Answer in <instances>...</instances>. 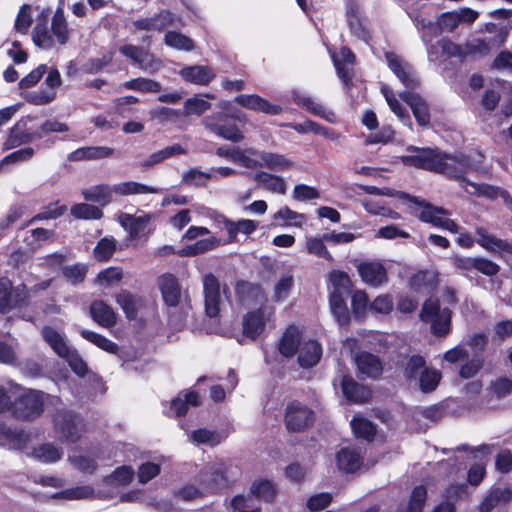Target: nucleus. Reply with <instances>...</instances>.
<instances>
[{"label":"nucleus","instance_id":"obj_42","mask_svg":"<svg viewBox=\"0 0 512 512\" xmlns=\"http://www.w3.org/2000/svg\"><path fill=\"white\" fill-rule=\"evenodd\" d=\"M185 153H186V150L180 144H174V145L168 146L162 150L152 153L146 159L141 161L140 165L144 168H151L154 165L161 163L165 159H168L175 155H182Z\"/></svg>","mask_w":512,"mask_h":512},{"label":"nucleus","instance_id":"obj_14","mask_svg":"<svg viewBox=\"0 0 512 512\" xmlns=\"http://www.w3.org/2000/svg\"><path fill=\"white\" fill-rule=\"evenodd\" d=\"M408 151L414 152L411 155L401 157L403 163L422 168L426 170L436 171L438 163H440L441 153L437 150L428 148L408 147Z\"/></svg>","mask_w":512,"mask_h":512},{"label":"nucleus","instance_id":"obj_5","mask_svg":"<svg viewBox=\"0 0 512 512\" xmlns=\"http://www.w3.org/2000/svg\"><path fill=\"white\" fill-rule=\"evenodd\" d=\"M410 202L415 204L413 213L421 221L452 233L459 232V226L449 218L450 213L447 210L416 197L410 198Z\"/></svg>","mask_w":512,"mask_h":512},{"label":"nucleus","instance_id":"obj_45","mask_svg":"<svg viewBox=\"0 0 512 512\" xmlns=\"http://www.w3.org/2000/svg\"><path fill=\"white\" fill-rule=\"evenodd\" d=\"M52 34L60 45H65L69 40L70 30L62 8H57L51 22Z\"/></svg>","mask_w":512,"mask_h":512},{"label":"nucleus","instance_id":"obj_64","mask_svg":"<svg viewBox=\"0 0 512 512\" xmlns=\"http://www.w3.org/2000/svg\"><path fill=\"white\" fill-rule=\"evenodd\" d=\"M427 496L426 488L423 486L415 487L412 491L408 505L403 512H422Z\"/></svg>","mask_w":512,"mask_h":512},{"label":"nucleus","instance_id":"obj_27","mask_svg":"<svg viewBox=\"0 0 512 512\" xmlns=\"http://www.w3.org/2000/svg\"><path fill=\"white\" fill-rule=\"evenodd\" d=\"M223 222V228L228 233V242L236 241L237 235L242 233L244 235H251L258 228V222L251 219H240L238 221H232L226 217H221Z\"/></svg>","mask_w":512,"mask_h":512},{"label":"nucleus","instance_id":"obj_1","mask_svg":"<svg viewBox=\"0 0 512 512\" xmlns=\"http://www.w3.org/2000/svg\"><path fill=\"white\" fill-rule=\"evenodd\" d=\"M157 285L163 301L169 309V321L172 325L181 327L192 316V305L187 290H182L177 277L165 273L158 277Z\"/></svg>","mask_w":512,"mask_h":512},{"label":"nucleus","instance_id":"obj_31","mask_svg":"<svg viewBox=\"0 0 512 512\" xmlns=\"http://www.w3.org/2000/svg\"><path fill=\"white\" fill-rule=\"evenodd\" d=\"M355 362L360 373L376 378L382 373V363L379 358L367 352L359 353Z\"/></svg>","mask_w":512,"mask_h":512},{"label":"nucleus","instance_id":"obj_23","mask_svg":"<svg viewBox=\"0 0 512 512\" xmlns=\"http://www.w3.org/2000/svg\"><path fill=\"white\" fill-rule=\"evenodd\" d=\"M303 341L302 331L296 326H289L280 339L279 352L284 357H293Z\"/></svg>","mask_w":512,"mask_h":512},{"label":"nucleus","instance_id":"obj_10","mask_svg":"<svg viewBox=\"0 0 512 512\" xmlns=\"http://www.w3.org/2000/svg\"><path fill=\"white\" fill-rule=\"evenodd\" d=\"M315 421L314 412L299 401L287 404L285 410V424L289 431L300 432L311 426Z\"/></svg>","mask_w":512,"mask_h":512},{"label":"nucleus","instance_id":"obj_41","mask_svg":"<svg viewBox=\"0 0 512 512\" xmlns=\"http://www.w3.org/2000/svg\"><path fill=\"white\" fill-rule=\"evenodd\" d=\"M273 220L276 225L301 228L306 217L304 214L291 210L288 206H283L273 215Z\"/></svg>","mask_w":512,"mask_h":512},{"label":"nucleus","instance_id":"obj_59","mask_svg":"<svg viewBox=\"0 0 512 512\" xmlns=\"http://www.w3.org/2000/svg\"><path fill=\"white\" fill-rule=\"evenodd\" d=\"M116 250V240L113 237L102 238L93 250L94 258L98 261L109 260Z\"/></svg>","mask_w":512,"mask_h":512},{"label":"nucleus","instance_id":"obj_49","mask_svg":"<svg viewBox=\"0 0 512 512\" xmlns=\"http://www.w3.org/2000/svg\"><path fill=\"white\" fill-rule=\"evenodd\" d=\"M33 456L43 463H55L63 456L61 448L45 443L33 449Z\"/></svg>","mask_w":512,"mask_h":512},{"label":"nucleus","instance_id":"obj_51","mask_svg":"<svg viewBox=\"0 0 512 512\" xmlns=\"http://www.w3.org/2000/svg\"><path fill=\"white\" fill-rule=\"evenodd\" d=\"M462 188L465 191L474 196L478 197H486L490 199H494L498 197L499 188L495 186H491L488 184H478L475 182L468 181L466 179L462 180Z\"/></svg>","mask_w":512,"mask_h":512},{"label":"nucleus","instance_id":"obj_12","mask_svg":"<svg viewBox=\"0 0 512 512\" xmlns=\"http://www.w3.org/2000/svg\"><path fill=\"white\" fill-rule=\"evenodd\" d=\"M28 293L25 285L12 287L11 281L6 278H0V312L6 313L11 309L24 304Z\"/></svg>","mask_w":512,"mask_h":512},{"label":"nucleus","instance_id":"obj_43","mask_svg":"<svg viewBox=\"0 0 512 512\" xmlns=\"http://www.w3.org/2000/svg\"><path fill=\"white\" fill-rule=\"evenodd\" d=\"M205 126L217 136L232 142H240L244 139L243 133L235 124H214L205 120Z\"/></svg>","mask_w":512,"mask_h":512},{"label":"nucleus","instance_id":"obj_38","mask_svg":"<svg viewBox=\"0 0 512 512\" xmlns=\"http://www.w3.org/2000/svg\"><path fill=\"white\" fill-rule=\"evenodd\" d=\"M354 58V54L346 47H343L339 54H332V59L338 76L345 83H348L352 77L351 70L348 66L353 64Z\"/></svg>","mask_w":512,"mask_h":512},{"label":"nucleus","instance_id":"obj_46","mask_svg":"<svg viewBox=\"0 0 512 512\" xmlns=\"http://www.w3.org/2000/svg\"><path fill=\"white\" fill-rule=\"evenodd\" d=\"M441 376L439 370L426 366L413 386L418 387L424 393H430L438 386Z\"/></svg>","mask_w":512,"mask_h":512},{"label":"nucleus","instance_id":"obj_26","mask_svg":"<svg viewBox=\"0 0 512 512\" xmlns=\"http://www.w3.org/2000/svg\"><path fill=\"white\" fill-rule=\"evenodd\" d=\"M181 77L190 83L208 85L215 77V72L208 66L194 65L181 69Z\"/></svg>","mask_w":512,"mask_h":512},{"label":"nucleus","instance_id":"obj_47","mask_svg":"<svg viewBox=\"0 0 512 512\" xmlns=\"http://www.w3.org/2000/svg\"><path fill=\"white\" fill-rule=\"evenodd\" d=\"M431 60L437 59L440 54L448 57L461 56V48L449 40H440L436 45H426Z\"/></svg>","mask_w":512,"mask_h":512},{"label":"nucleus","instance_id":"obj_48","mask_svg":"<svg viewBox=\"0 0 512 512\" xmlns=\"http://www.w3.org/2000/svg\"><path fill=\"white\" fill-rule=\"evenodd\" d=\"M250 494L253 498L255 497L259 500L269 502L274 498L276 489L271 481L267 479H258L252 483Z\"/></svg>","mask_w":512,"mask_h":512},{"label":"nucleus","instance_id":"obj_3","mask_svg":"<svg viewBox=\"0 0 512 512\" xmlns=\"http://www.w3.org/2000/svg\"><path fill=\"white\" fill-rule=\"evenodd\" d=\"M58 398L39 390L23 389L20 387L15 398L14 414L17 418L33 420L41 415L44 405L48 402H58Z\"/></svg>","mask_w":512,"mask_h":512},{"label":"nucleus","instance_id":"obj_60","mask_svg":"<svg viewBox=\"0 0 512 512\" xmlns=\"http://www.w3.org/2000/svg\"><path fill=\"white\" fill-rule=\"evenodd\" d=\"M124 87L126 89L140 92L158 93L162 90V86L159 82L148 78H137L129 80L124 83Z\"/></svg>","mask_w":512,"mask_h":512},{"label":"nucleus","instance_id":"obj_21","mask_svg":"<svg viewBox=\"0 0 512 512\" xmlns=\"http://www.w3.org/2000/svg\"><path fill=\"white\" fill-rule=\"evenodd\" d=\"M400 98L406 102L420 126H428L430 123L429 108L425 100L418 94L404 91L399 94Z\"/></svg>","mask_w":512,"mask_h":512},{"label":"nucleus","instance_id":"obj_36","mask_svg":"<svg viewBox=\"0 0 512 512\" xmlns=\"http://www.w3.org/2000/svg\"><path fill=\"white\" fill-rule=\"evenodd\" d=\"M82 195L87 201L104 206L113 201L115 191L113 185L100 184L83 190Z\"/></svg>","mask_w":512,"mask_h":512},{"label":"nucleus","instance_id":"obj_37","mask_svg":"<svg viewBox=\"0 0 512 512\" xmlns=\"http://www.w3.org/2000/svg\"><path fill=\"white\" fill-rule=\"evenodd\" d=\"M113 190L115 191V195L119 196L160 193V190L156 187L148 186L134 181H126L114 184Z\"/></svg>","mask_w":512,"mask_h":512},{"label":"nucleus","instance_id":"obj_28","mask_svg":"<svg viewBox=\"0 0 512 512\" xmlns=\"http://www.w3.org/2000/svg\"><path fill=\"white\" fill-rule=\"evenodd\" d=\"M253 179L260 187L271 193L284 195L287 191V184L282 176L258 171L253 175Z\"/></svg>","mask_w":512,"mask_h":512},{"label":"nucleus","instance_id":"obj_2","mask_svg":"<svg viewBox=\"0 0 512 512\" xmlns=\"http://www.w3.org/2000/svg\"><path fill=\"white\" fill-rule=\"evenodd\" d=\"M239 474V467L231 461L217 460L205 466L198 481L206 490L214 492L230 487Z\"/></svg>","mask_w":512,"mask_h":512},{"label":"nucleus","instance_id":"obj_53","mask_svg":"<svg viewBox=\"0 0 512 512\" xmlns=\"http://www.w3.org/2000/svg\"><path fill=\"white\" fill-rule=\"evenodd\" d=\"M382 93L393 113L400 119V121L403 124L407 125L410 129H412V123L409 114L406 112L405 108L400 104V102L395 97L393 92L388 87H383Z\"/></svg>","mask_w":512,"mask_h":512},{"label":"nucleus","instance_id":"obj_62","mask_svg":"<svg viewBox=\"0 0 512 512\" xmlns=\"http://www.w3.org/2000/svg\"><path fill=\"white\" fill-rule=\"evenodd\" d=\"M210 107L211 104L203 96H194L185 101L183 114L200 116Z\"/></svg>","mask_w":512,"mask_h":512},{"label":"nucleus","instance_id":"obj_39","mask_svg":"<svg viewBox=\"0 0 512 512\" xmlns=\"http://www.w3.org/2000/svg\"><path fill=\"white\" fill-rule=\"evenodd\" d=\"M349 294L330 293V310L340 325L348 324L350 320L346 298Z\"/></svg>","mask_w":512,"mask_h":512},{"label":"nucleus","instance_id":"obj_29","mask_svg":"<svg viewBox=\"0 0 512 512\" xmlns=\"http://www.w3.org/2000/svg\"><path fill=\"white\" fill-rule=\"evenodd\" d=\"M338 468L346 473L358 470L362 465L361 452L356 448H342L336 455Z\"/></svg>","mask_w":512,"mask_h":512},{"label":"nucleus","instance_id":"obj_24","mask_svg":"<svg viewBox=\"0 0 512 512\" xmlns=\"http://www.w3.org/2000/svg\"><path fill=\"white\" fill-rule=\"evenodd\" d=\"M229 436V431L225 430H209L200 428L189 434V441L196 445H206L215 447L221 444Z\"/></svg>","mask_w":512,"mask_h":512},{"label":"nucleus","instance_id":"obj_19","mask_svg":"<svg viewBox=\"0 0 512 512\" xmlns=\"http://www.w3.org/2000/svg\"><path fill=\"white\" fill-rule=\"evenodd\" d=\"M293 101L308 112L325 119L329 123L336 122V116L333 111L327 109L322 104L316 102L311 96L301 91H294Z\"/></svg>","mask_w":512,"mask_h":512},{"label":"nucleus","instance_id":"obj_50","mask_svg":"<svg viewBox=\"0 0 512 512\" xmlns=\"http://www.w3.org/2000/svg\"><path fill=\"white\" fill-rule=\"evenodd\" d=\"M261 152L262 151L253 148H239L235 163L248 169L262 168V160L260 159Z\"/></svg>","mask_w":512,"mask_h":512},{"label":"nucleus","instance_id":"obj_54","mask_svg":"<svg viewBox=\"0 0 512 512\" xmlns=\"http://www.w3.org/2000/svg\"><path fill=\"white\" fill-rule=\"evenodd\" d=\"M164 42L167 46L176 50L189 52L194 49L193 40L176 31L167 32L164 37Z\"/></svg>","mask_w":512,"mask_h":512},{"label":"nucleus","instance_id":"obj_18","mask_svg":"<svg viewBox=\"0 0 512 512\" xmlns=\"http://www.w3.org/2000/svg\"><path fill=\"white\" fill-rule=\"evenodd\" d=\"M235 102L244 108L264 114L278 115L282 112L281 106L272 104L257 94L238 95L235 97Z\"/></svg>","mask_w":512,"mask_h":512},{"label":"nucleus","instance_id":"obj_32","mask_svg":"<svg viewBox=\"0 0 512 512\" xmlns=\"http://www.w3.org/2000/svg\"><path fill=\"white\" fill-rule=\"evenodd\" d=\"M262 168L273 171H287L295 167V162L283 154L273 152H261Z\"/></svg>","mask_w":512,"mask_h":512},{"label":"nucleus","instance_id":"obj_15","mask_svg":"<svg viewBox=\"0 0 512 512\" xmlns=\"http://www.w3.org/2000/svg\"><path fill=\"white\" fill-rule=\"evenodd\" d=\"M361 280L371 286L380 287L388 282L387 269L380 261H363L357 266Z\"/></svg>","mask_w":512,"mask_h":512},{"label":"nucleus","instance_id":"obj_7","mask_svg":"<svg viewBox=\"0 0 512 512\" xmlns=\"http://www.w3.org/2000/svg\"><path fill=\"white\" fill-rule=\"evenodd\" d=\"M443 361L448 364H461L459 376L463 379L474 377L482 368L483 361L479 356L469 357V351L463 345H456L443 354Z\"/></svg>","mask_w":512,"mask_h":512},{"label":"nucleus","instance_id":"obj_4","mask_svg":"<svg viewBox=\"0 0 512 512\" xmlns=\"http://www.w3.org/2000/svg\"><path fill=\"white\" fill-rule=\"evenodd\" d=\"M481 158L482 155L480 154L477 155V159L472 160V156H452L441 153L440 163L437 165L436 172L457 179L462 186V180L465 179L463 175L470 170L476 171L479 174L489 173L487 169L478 166L481 162Z\"/></svg>","mask_w":512,"mask_h":512},{"label":"nucleus","instance_id":"obj_63","mask_svg":"<svg viewBox=\"0 0 512 512\" xmlns=\"http://www.w3.org/2000/svg\"><path fill=\"white\" fill-rule=\"evenodd\" d=\"M149 114L151 119L156 121L158 124L166 125L176 121L181 115V112L168 107H157L152 109Z\"/></svg>","mask_w":512,"mask_h":512},{"label":"nucleus","instance_id":"obj_11","mask_svg":"<svg viewBox=\"0 0 512 512\" xmlns=\"http://www.w3.org/2000/svg\"><path fill=\"white\" fill-rule=\"evenodd\" d=\"M54 422L57 433L65 442H77L84 432V424L81 418L71 412H58Z\"/></svg>","mask_w":512,"mask_h":512},{"label":"nucleus","instance_id":"obj_20","mask_svg":"<svg viewBox=\"0 0 512 512\" xmlns=\"http://www.w3.org/2000/svg\"><path fill=\"white\" fill-rule=\"evenodd\" d=\"M475 232L478 236L477 243L484 249L494 253L512 255V243L495 237L484 227H476Z\"/></svg>","mask_w":512,"mask_h":512},{"label":"nucleus","instance_id":"obj_40","mask_svg":"<svg viewBox=\"0 0 512 512\" xmlns=\"http://www.w3.org/2000/svg\"><path fill=\"white\" fill-rule=\"evenodd\" d=\"M34 137H36V133L32 134L26 132L21 128L20 123H17L10 129L8 137L2 145V150L8 151L17 148L22 144L30 143Z\"/></svg>","mask_w":512,"mask_h":512},{"label":"nucleus","instance_id":"obj_30","mask_svg":"<svg viewBox=\"0 0 512 512\" xmlns=\"http://www.w3.org/2000/svg\"><path fill=\"white\" fill-rule=\"evenodd\" d=\"M89 312L92 319L99 325L109 328L116 323V314L113 309L102 300L91 303Z\"/></svg>","mask_w":512,"mask_h":512},{"label":"nucleus","instance_id":"obj_57","mask_svg":"<svg viewBox=\"0 0 512 512\" xmlns=\"http://www.w3.org/2000/svg\"><path fill=\"white\" fill-rule=\"evenodd\" d=\"M329 282L331 285L330 293L350 294L351 293V280L345 272L332 271L329 274Z\"/></svg>","mask_w":512,"mask_h":512},{"label":"nucleus","instance_id":"obj_44","mask_svg":"<svg viewBox=\"0 0 512 512\" xmlns=\"http://www.w3.org/2000/svg\"><path fill=\"white\" fill-rule=\"evenodd\" d=\"M42 336L58 356L67 355L70 347L67 345L63 334L54 328L44 327L42 329Z\"/></svg>","mask_w":512,"mask_h":512},{"label":"nucleus","instance_id":"obj_25","mask_svg":"<svg viewBox=\"0 0 512 512\" xmlns=\"http://www.w3.org/2000/svg\"><path fill=\"white\" fill-rule=\"evenodd\" d=\"M322 355V348L320 344L312 339H304L299 351L298 362L303 368H309L316 365Z\"/></svg>","mask_w":512,"mask_h":512},{"label":"nucleus","instance_id":"obj_34","mask_svg":"<svg viewBox=\"0 0 512 512\" xmlns=\"http://www.w3.org/2000/svg\"><path fill=\"white\" fill-rule=\"evenodd\" d=\"M113 154V149L105 146L82 147L71 152L70 161L95 160L107 158Z\"/></svg>","mask_w":512,"mask_h":512},{"label":"nucleus","instance_id":"obj_16","mask_svg":"<svg viewBox=\"0 0 512 512\" xmlns=\"http://www.w3.org/2000/svg\"><path fill=\"white\" fill-rule=\"evenodd\" d=\"M120 52L129 58L133 64L148 73H155L161 68L159 59L138 46L124 45L120 48Z\"/></svg>","mask_w":512,"mask_h":512},{"label":"nucleus","instance_id":"obj_13","mask_svg":"<svg viewBox=\"0 0 512 512\" xmlns=\"http://www.w3.org/2000/svg\"><path fill=\"white\" fill-rule=\"evenodd\" d=\"M203 290L205 299V311L209 317H216L224 298L218 279L213 274H207L203 278Z\"/></svg>","mask_w":512,"mask_h":512},{"label":"nucleus","instance_id":"obj_8","mask_svg":"<svg viewBox=\"0 0 512 512\" xmlns=\"http://www.w3.org/2000/svg\"><path fill=\"white\" fill-rule=\"evenodd\" d=\"M208 236L200 239L194 244L183 248L178 252L180 256H195L213 250L222 245L220 239L210 235L209 229L202 226H191L183 235V240H194L198 237Z\"/></svg>","mask_w":512,"mask_h":512},{"label":"nucleus","instance_id":"obj_22","mask_svg":"<svg viewBox=\"0 0 512 512\" xmlns=\"http://www.w3.org/2000/svg\"><path fill=\"white\" fill-rule=\"evenodd\" d=\"M153 216L151 214L131 215L122 213L119 215V223L128 232L130 239H137L146 229Z\"/></svg>","mask_w":512,"mask_h":512},{"label":"nucleus","instance_id":"obj_33","mask_svg":"<svg viewBox=\"0 0 512 512\" xmlns=\"http://www.w3.org/2000/svg\"><path fill=\"white\" fill-rule=\"evenodd\" d=\"M341 385L343 394L350 401L363 403L370 398V390L365 386L359 385L350 377H343Z\"/></svg>","mask_w":512,"mask_h":512},{"label":"nucleus","instance_id":"obj_52","mask_svg":"<svg viewBox=\"0 0 512 512\" xmlns=\"http://www.w3.org/2000/svg\"><path fill=\"white\" fill-rule=\"evenodd\" d=\"M199 404V395L196 392H188L171 401L170 411L175 416L184 415L188 409V405L197 406Z\"/></svg>","mask_w":512,"mask_h":512},{"label":"nucleus","instance_id":"obj_17","mask_svg":"<svg viewBox=\"0 0 512 512\" xmlns=\"http://www.w3.org/2000/svg\"><path fill=\"white\" fill-rule=\"evenodd\" d=\"M386 60L389 68L407 88L413 89L418 85V79L412 67L402 58L389 52L386 53Z\"/></svg>","mask_w":512,"mask_h":512},{"label":"nucleus","instance_id":"obj_56","mask_svg":"<svg viewBox=\"0 0 512 512\" xmlns=\"http://www.w3.org/2000/svg\"><path fill=\"white\" fill-rule=\"evenodd\" d=\"M350 424L356 437L371 441L376 433L373 423L361 416H355Z\"/></svg>","mask_w":512,"mask_h":512},{"label":"nucleus","instance_id":"obj_61","mask_svg":"<svg viewBox=\"0 0 512 512\" xmlns=\"http://www.w3.org/2000/svg\"><path fill=\"white\" fill-rule=\"evenodd\" d=\"M461 22V16L458 12L443 13L436 22L435 35L438 36L442 32H452Z\"/></svg>","mask_w":512,"mask_h":512},{"label":"nucleus","instance_id":"obj_9","mask_svg":"<svg viewBox=\"0 0 512 512\" xmlns=\"http://www.w3.org/2000/svg\"><path fill=\"white\" fill-rule=\"evenodd\" d=\"M274 310L269 305H262L256 310L249 311L243 317V333L254 340L260 336L273 321Z\"/></svg>","mask_w":512,"mask_h":512},{"label":"nucleus","instance_id":"obj_35","mask_svg":"<svg viewBox=\"0 0 512 512\" xmlns=\"http://www.w3.org/2000/svg\"><path fill=\"white\" fill-rule=\"evenodd\" d=\"M426 361L420 355H412L408 357L403 364V377L409 386H413L419 379L422 369H425Z\"/></svg>","mask_w":512,"mask_h":512},{"label":"nucleus","instance_id":"obj_6","mask_svg":"<svg viewBox=\"0 0 512 512\" xmlns=\"http://www.w3.org/2000/svg\"><path fill=\"white\" fill-rule=\"evenodd\" d=\"M422 321L430 323L431 332L437 337H445L451 330V311L448 308H440L437 299H428L420 312Z\"/></svg>","mask_w":512,"mask_h":512},{"label":"nucleus","instance_id":"obj_58","mask_svg":"<svg viewBox=\"0 0 512 512\" xmlns=\"http://www.w3.org/2000/svg\"><path fill=\"white\" fill-rule=\"evenodd\" d=\"M324 235L319 237H307L305 242L306 251L308 254L314 255L319 258H324L328 261H332L333 257L326 248L324 242Z\"/></svg>","mask_w":512,"mask_h":512},{"label":"nucleus","instance_id":"obj_55","mask_svg":"<svg viewBox=\"0 0 512 512\" xmlns=\"http://www.w3.org/2000/svg\"><path fill=\"white\" fill-rule=\"evenodd\" d=\"M80 334L84 339L108 353L116 354L118 352V345L103 335L86 329H82Z\"/></svg>","mask_w":512,"mask_h":512}]
</instances>
